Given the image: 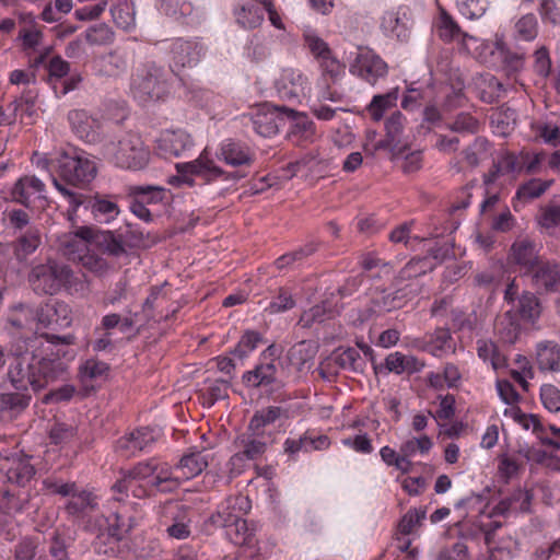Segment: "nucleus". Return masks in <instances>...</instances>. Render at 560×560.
<instances>
[{
  "label": "nucleus",
  "mask_w": 560,
  "mask_h": 560,
  "mask_svg": "<svg viewBox=\"0 0 560 560\" xmlns=\"http://www.w3.org/2000/svg\"><path fill=\"white\" fill-rule=\"evenodd\" d=\"M45 184L35 176H24L18 179L11 190V197L25 208L34 207L36 199L44 198Z\"/></svg>",
  "instance_id": "obj_21"
},
{
  "label": "nucleus",
  "mask_w": 560,
  "mask_h": 560,
  "mask_svg": "<svg viewBox=\"0 0 560 560\" xmlns=\"http://www.w3.org/2000/svg\"><path fill=\"white\" fill-rule=\"evenodd\" d=\"M514 419L525 430H528L532 427L533 432L536 433V435L538 436L542 444L549 445L556 450L560 448V443L546 435V429L541 424L540 419L537 415H526L523 413L520 409H517L516 411H514Z\"/></svg>",
  "instance_id": "obj_34"
},
{
  "label": "nucleus",
  "mask_w": 560,
  "mask_h": 560,
  "mask_svg": "<svg viewBox=\"0 0 560 560\" xmlns=\"http://www.w3.org/2000/svg\"><path fill=\"white\" fill-rule=\"evenodd\" d=\"M538 224L545 229L560 225V205H548L541 208L538 217Z\"/></svg>",
  "instance_id": "obj_62"
},
{
  "label": "nucleus",
  "mask_w": 560,
  "mask_h": 560,
  "mask_svg": "<svg viewBox=\"0 0 560 560\" xmlns=\"http://www.w3.org/2000/svg\"><path fill=\"white\" fill-rule=\"evenodd\" d=\"M434 25L438 36L444 42L448 43L467 36L462 32L456 21L442 8Z\"/></svg>",
  "instance_id": "obj_35"
},
{
  "label": "nucleus",
  "mask_w": 560,
  "mask_h": 560,
  "mask_svg": "<svg viewBox=\"0 0 560 560\" xmlns=\"http://www.w3.org/2000/svg\"><path fill=\"white\" fill-rule=\"evenodd\" d=\"M303 39L305 47L316 60L331 52L328 44L313 31H306Z\"/></svg>",
  "instance_id": "obj_52"
},
{
  "label": "nucleus",
  "mask_w": 560,
  "mask_h": 560,
  "mask_svg": "<svg viewBox=\"0 0 560 560\" xmlns=\"http://www.w3.org/2000/svg\"><path fill=\"white\" fill-rule=\"evenodd\" d=\"M160 438L159 430L141 427L116 441V452L125 458L138 456L141 452L151 450Z\"/></svg>",
  "instance_id": "obj_11"
},
{
  "label": "nucleus",
  "mask_w": 560,
  "mask_h": 560,
  "mask_svg": "<svg viewBox=\"0 0 560 560\" xmlns=\"http://www.w3.org/2000/svg\"><path fill=\"white\" fill-rule=\"evenodd\" d=\"M515 310L523 320L535 323L540 317L542 307L535 293L524 291L517 299Z\"/></svg>",
  "instance_id": "obj_33"
},
{
  "label": "nucleus",
  "mask_w": 560,
  "mask_h": 560,
  "mask_svg": "<svg viewBox=\"0 0 560 560\" xmlns=\"http://www.w3.org/2000/svg\"><path fill=\"white\" fill-rule=\"evenodd\" d=\"M528 276L539 292L549 293L560 290V264L556 260L541 259Z\"/></svg>",
  "instance_id": "obj_16"
},
{
  "label": "nucleus",
  "mask_w": 560,
  "mask_h": 560,
  "mask_svg": "<svg viewBox=\"0 0 560 560\" xmlns=\"http://www.w3.org/2000/svg\"><path fill=\"white\" fill-rule=\"evenodd\" d=\"M539 250L540 246L535 241L528 237L517 238L510 248L509 262L528 276L542 259Z\"/></svg>",
  "instance_id": "obj_12"
},
{
  "label": "nucleus",
  "mask_w": 560,
  "mask_h": 560,
  "mask_svg": "<svg viewBox=\"0 0 560 560\" xmlns=\"http://www.w3.org/2000/svg\"><path fill=\"white\" fill-rule=\"evenodd\" d=\"M307 79L300 70L287 68L283 69L275 82V89L278 96L283 101H298L304 95Z\"/></svg>",
  "instance_id": "obj_17"
},
{
  "label": "nucleus",
  "mask_w": 560,
  "mask_h": 560,
  "mask_svg": "<svg viewBox=\"0 0 560 560\" xmlns=\"http://www.w3.org/2000/svg\"><path fill=\"white\" fill-rule=\"evenodd\" d=\"M168 86L167 70L152 60L140 63L130 78V92L142 104L161 100Z\"/></svg>",
  "instance_id": "obj_4"
},
{
  "label": "nucleus",
  "mask_w": 560,
  "mask_h": 560,
  "mask_svg": "<svg viewBox=\"0 0 560 560\" xmlns=\"http://www.w3.org/2000/svg\"><path fill=\"white\" fill-rule=\"evenodd\" d=\"M133 197L140 199L145 205H155L163 202L166 198V189L162 186L137 185L131 187Z\"/></svg>",
  "instance_id": "obj_42"
},
{
  "label": "nucleus",
  "mask_w": 560,
  "mask_h": 560,
  "mask_svg": "<svg viewBox=\"0 0 560 560\" xmlns=\"http://www.w3.org/2000/svg\"><path fill=\"white\" fill-rule=\"evenodd\" d=\"M459 12L467 19L474 20L481 18L486 10L485 0H456Z\"/></svg>",
  "instance_id": "obj_59"
},
{
  "label": "nucleus",
  "mask_w": 560,
  "mask_h": 560,
  "mask_svg": "<svg viewBox=\"0 0 560 560\" xmlns=\"http://www.w3.org/2000/svg\"><path fill=\"white\" fill-rule=\"evenodd\" d=\"M536 363L540 371L560 372V345L551 340L538 342Z\"/></svg>",
  "instance_id": "obj_24"
},
{
  "label": "nucleus",
  "mask_w": 560,
  "mask_h": 560,
  "mask_svg": "<svg viewBox=\"0 0 560 560\" xmlns=\"http://www.w3.org/2000/svg\"><path fill=\"white\" fill-rule=\"evenodd\" d=\"M28 281L37 294L55 295L62 290L73 294L82 287L70 266L57 260L35 266L31 270Z\"/></svg>",
  "instance_id": "obj_3"
},
{
  "label": "nucleus",
  "mask_w": 560,
  "mask_h": 560,
  "mask_svg": "<svg viewBox=\"0 0 560 560\" xmlns=\"http://www.w3.org/2000/svg\"><path fill=\"white\" fill-rule=\"evenodd\" d=\"M175 168L177 175L168 179V183L173 186L187 185L192 187L196 184L194 176H199L205 179L206 184H209L213 182L215 176L222 174L221 167L207 155L206 150L194 161L177 163Z\"/></svg>",
  "instance_id": "obj_9"
},
{
  "label": "nucleus",
  "mask_w": 560,
  "mask_h": 560,
  "mask_svg": "<svg viewBox=\"0 0 560 560\" xmlns=\"http://www.w3.org/2000/svg\"><path fill=\"white\" fill-rule=\"evenodd\" d=\"M551 58L546 46L539 47L534 54V71L542 79L549 78L551 74Z\"/></svg>",
  "instance_id": "obj_56"
},
{
  "label": "nucleus",
  "mask_w": 560,
  "mask_h": 560,
  "mask_svg": "<svg viewBox=\"0 0 560 560\" xmlns=\"http://www.w3.org/2000/svg\"><path fill=\"white\" fill-rule=\"evenodd\" d=\"M540 14L544 21L560 25V0H544Z\"/></svg>",
  "instance_id": "obj_64"
},
{
  "label": "nucleus",
  "mask_w": 560,
  "mask_h": 560,
  "mask_svg": "<svg viewBox=\"0 0 560 560\" xmlns=\"http://www.w3.org/2000/svg\"><path fill=\"white\" fill-rule=\"evenodd\" d=\"M39 338L45 339L56 351L45 349L43 357L33 352L15 354L9 365L8 378L15 390L27 392L32 388L38 392L49 384L68 378V364L62 360L69 352L59 346H70L75 341L73 335L58 336L54 334H42Z\"/></svg>",
  "instance_id": "obj_1"
},
{
  "label": "nucleus",
  "mask_w": 560,
  "mask_h": 560,
  "mask_svg": "<svg viewBox=\"0 0 560 560\" xmlns=\"http://www.w3.org/2000/svg\"><path fill=\"white\" fill-rule=\"evenodd\" d=\"M331 360L337 368L354 373H362L365 368V362L359 351L351 347H339L334 351Z\"/></svg>",
  "instance_id": "obj_28"
},
{
  "label": "nucleus",
  "mask_w": 560,
  "mask_h": 560,
  "mask_svg": "<svg viewBox=\"0 0 560 560\" xmlns=\"http://www.w3.org/2000/svg\"><path fill=\"white\" fill-rule=\"evenodd\" d=\"M109 365L106 362L89 359L80 368L83 380H96L107 374Z\"/></svg>",
  "instance_id": "obj_55"
},
{
  "label": "nucleus",
  "mask_w": 560,
  "mask_h": 560,
  "mask_svg": "<svg viewBox=\"0 0 560 560\" xmlns=\"http://www.w3.org/2000/svg\"><path fill=\"white\" fill-rule=\"evenodd\" d=\"M208 465V455L192 447L182 456L175 469L182 471L185 479H190L201 474Z\"/></svg>",
  "instance_id": "obj_25"
},
{
  "label": "nucleus",
  "mask_w": 560,
  "mask_h": 560,
  "mask_svg": "<svg viewBox=\"0 0 560 560\" xmlns=\"http://www.w3.org/2000/svg\"><path fill=\"white\" fill-rule=\"evenodd\" d=\"M349 71L370 85H375L387 75L388 66L373 49L359 46Z\"/></svg>",
  "instance_id": "obj_10"
},
{
  "label": "nucleus",
  "mask_w": 560,
  "mask_h": 560,
  "mask_svg": "<svg viewBox=\"0 0 560 560\" xmlns=\"http://www.w3.org/2000/svg\"><path fill=\"white\" fill-rule=\"evenodd\" d=\"M436 560H469L468 547L463 541L440 551Z\"/></svg>",
  "instance_id": "obj_63"
},
{
  "label": "nucleus",
  "mask_w": 560,
  "mask_h": 560,
  "mask_svg": "<svg viewBox=\"0 0 560 560\" xmlns=\"http://www.w3.org/2000/svg\"><path fill=\"white\" fill-rule=\"evenodd\" d=\"M148 485L152 490L166 494L175 492L179 488L180 481L173 475L172 467L164 463L162 469L149 480Z\"/></svg>",
  "instance_id": "obj_36"
},
{
  "label": "nucleus",
  "mask_w": 560,
  "mask_h": 560,
  "mask_svg": "<svg viewBox=\"0 0 560 560\" xmlns=\"http://www.w3.org/2000/svg\"><path fill=\"white\" fill-rule=\"evenodd\" d=\"M163 464H160L154 458L139 462L131 469H129V477L133 480H150L159 474Z\"/></svg>",
  "instance_id": "obj_49"
},
{
  "label": "nucleus",
  "mask_w": 560,
  "mask_h": 560,
  "mask_svg": "<svg viewBox=\"0 0 560 560\" xmlns=\"http://www.w3.org/2000/svg\"><path fill=\"white\" fill-rule=\"evenodd\" d=\"M68 120L72 131L86 143H97L102 140V121L85 109L70 110Z\"/></svg>",
  "instance_id": "obj_14"
},
{
  "label": "nucleus",
  "mask_w": 560,
  "mask_h": 560,
  "mask_svg": "<svg viewBox=\"0 0 560 560\" xmlns=\"http://www.w3.org/2000/svg\"><path fill=\"white\" fill-rule=\"evenodd\" d=\"M38 542L33 537L21 539L14 547V558L16 560H37Z\"/></svg>",
  "instance_id": "obj_58"
},
{
  "label": "nucleus",
  "mask_w": 560,
  "mask_h": 560,
  "mask_svg": "<svg viewBox=\"0 0 560 560\" xmlns=\"http://www.w3.org/2000/svg\"><path fill=\"white\" fill-rule=\"evenodd\" d=\"M234 14L238 25L253 30L258 27L264 21V5L247 2L236 8Z\"/></svg>",
  "instance_id": "obj_32"
},
{
  "label": "nucleus",
  "mask_w": 560,
  "mask_h": 560,
  "mask_svg": "<svg viewBox=\"0 0 560 560\" xmlns=\"http://www.w3.org/2000/svg\"><path fill=\"white\" fill-rule=\"evenodd\" d=\"M318 346L313 341L303 340L292 346L288 352L290 364L298 371L310 369L317 354Z\"/></svg>",
  "instance_id": "obj_26"
},
{
  "label": "nucleus",
  "mask_w": 560,
  "mask_h": 560,
  "mask_svg": "<svg viewBox=\"0 0 560 560\" xmlns=\"http://www.w3.org/2000/svg\"><path fill=\"white\" fill-rule=\"evenodd\" d=\"M432 269L433 266L428 257H416L405 265V267L399 271L397 278L405 282L407 280L418 278Z\"/></svg>",
  "instance_id": "obj_43"
},
{
  "label": "nucleus",
  "mask_w": 560,
  "mask_h": 560,
  "mask_svg": "<svg viewBox=\"0 0 560 560\" xmlns=\"http://www.w3.org/2000/svg\"><path fill=\"white\" fill-rule=\"evenodd\" d=\"M515 33L518 39L525 42L535 39L538 34L537 18L533 13L523 15L515 23Z\"/></svg>",
  "instance_id": "obj_50"
},
{
  "label": "nucleus",
  "mask_w": 560,
  "mask_h": 560,
  "mask_svg": "<svg viewBox=\"0 0 560 560\" xmlns=\"http://www.w3.org/2000/svg\"><path fill=\"white\" fill-rule=\"evenodd\" d=\"M194 145L189 133L185 130H165L158 140L159 150L165 155L182 156Z\"/></svg>",
  "instance_id": "obj_22"
},
{
  "label": "nucleus",
  "mask_w": 560,
  "mask_h": 560,
  "mask_svg": "<svg viewBox=\"0 0 560 560\" xmlns=\"http://www.w3.org/2000/svg\"><path fill=\"white\" fill-rule=\"evenodd\" d=\"M411 19L408 8L387 11L382 18L381 28L386 36L405 42L410 36Z\"/></svg>",
  "instance_id": "obj_18"
},
{
  "label": "nucleus",
  "mask_w": 560,
  "mask_h": 560,
  "mask_svg": "<svg viewBox=\"0 0 560 560\" xmlns=\"http://www.w3.org/2000/svg\"><path fill=\"white\" fill-rule=\"evenodd\" d=\"M427 516V509H410L400 520L398 530L404 535H410L413 529L421 525Z\"/></svg>",
  "instance_id": "obj_51"
},
{
  "label": "nucleus",
  "mask_w": 560,
  "mask_h": 560,
  "mask_svg": "<svg viewBox=\"0 0 560 560\" xmlns=\"http://www.w3.org/2000/svg\"><path fill=\"white\" fill-rule=\"evenodd\" d=\"M132 52L118 47L95 60V68L100 75L115 78L126 72Z\"/></svg>",
  "instance_id": "obj_19"
},
{
  "label": "nucleus",
  "mask_w": 560,
  "mask_h": 560,
  "mask_svg": "<svg viewBox=\"0 0 560 560\" xmlns=\"http://www.w3.org/2000/svg\"><path fill=\"white\" fill-rule=\"evenodd\" d=\"M495 329L505 343H514L520 336L521 326L516 318L508 311L495 324Z\"/></svg>",
  "instance_id": "obj_40"
},
{
  "label": "nucleus",
  "mask_w": 560,
  "mask_h": 560,
  "mask_svg": "<svg viewBox=\"0 0 560 560\" xmlns=\"http://www.w3.org/2000/svg\"><path fill=\"white\" fill-rule=\"evenodd\" d=\"M265 435H256L248 432L237 438L236 443L242 448L246 459L254 460L260 457L267 450Z\"/></svg>",
  "instance_id": "obj_38"
},
{
  "label": "nucleus",
  "mask_w": 560,
  "mask_h": 560,
  "mask_svg": "<svg viewBox=\"0 0 560 560\" xmlns=\"http://www.w3.org/2000/svg\"><path fill=\"white\" fill-rule=\"evenodd\" d=\"M35 475L34 466L26 459L14 463L8 470L9 481L24 487Z\"/></svg>",
  "instance_id": "obj_45"
},
{
  "label": "nucleus",
  "mask_w": 560,
  "mask_h": 560,
  "mask_svg": "<svg viewBox=\"0 0 560 560\" xmlns=\"http://www.w3.org/2000/svg\"><path fill=\"white\" fill-rule=\"evenodd\" d=\"M56 189L68 199L69 212L77 214L81 209L91 210L95 221L109 223L119 214V206L115 197L95 194L94 196L77 192L56 183Z\"/></svg>",
  "instance_id": "obj_6"
},
{
  "label": "nucleus",
  "mask_w": 560,
  "mask_h": 560,
  "mask_svg": "<svg viewBox=\"0 0 560 560\" xmlns=\"http://www.w3.org/2000/svg\"><path fill=\"white\" fill-rule=\"evenodd\" d=\"M398 100V88L392 89L385 94L374 95L366 110L372 119L378 121L383 118L384 113L394 107Z\"/></svg>",
  "instance_id": "obj_37"
},
{
  "label": "nucleus",
  "mask_w": 560,
  "mask_h": 560,
  "mask_svg": "<svg viewBox=\"0 0 560 560\" xmlns=\"http://www.w3.org/2000/svg\"><path fill=\"white\" fill-rule=\"evenodd\" d=\"M260 342H262V335L260 332L246 330L232 350V353L242 360L254 351Z\"/></svg>",
  "instance_id": "obj_46"
},
{
  "label": "nucleus",
  "mask_w": 560,
  "mask_h": 560,
  "mask_svg": "<svg viewBox=\"0 0 560 560\" xmlns=\"http://www.w3.org/2000/svg\"><path fill=\"white\" fill-rule=\"evenodd\" d=\"M40 244V234L37 229H28L25 234L19 238L18 250L24 256L33 254Z\"/></svg>",
  "instance_id": "obj_61"
},
{
  "label": "nucleus",
  "mask_w": 560,
  "mask_h": 560,
  "mask_svg": "<svg viewBox=\"0 0 560 560\" xmlns=\"http://www.w3.org/2000/svg\"><path fill=\"white\" fill-rule=\"evenodd\" d=\"M406 117L400 112L393 113L385 122L386 135L392 141L401 144Z\"/></svg>",
  "instance_id": "obj_57"
},
{
  "label": "nucleus",
  "mask_w": 560,
  "mask_h": 560,
  "mask_svg": "<svg viewBox=\"0 0 560 560\" xmlns=\"http://www.w3.org/2000/svg\"><path fill=\"white\" fill-rule=\"evenodd\" d=\"M299 116L298 112L287 106L264 103L250 115L249 122L257 135L270 138L283 127L285 118L295 120Z\"/></svg>",
  "instance_id": "obj_8"
},
{
  "label": "nucleus",
  "mask_w": 560,
  "mask_h": 560,
  "mask_svg": "<svg viewBox=\"0 0 560 560\" xmlns=\"http://www.w3.org/2000/svg\"><path fill=\"white\" fill-rule=\"evenodd\" d=\"M215 155L220 161L233 167L250 165L254 162V153L249 147L231 138L220 143Z\"/></svg>",
  "instance_id": "obj_20"
},
{
  "label": "nucleus",
  "mask_w": 560,
  "mask_h": 560,
  "mask_svg": "<svg viewBox=\"0 0 560 560\" xmlns=\"http://www.w3.org/2000/svg\"><path fill=\"white\" fill-rule=\"evenodd\" d=\"M317 250V244L314 242H310L295 250L283 254L276 260V267L278 269H283L289 267L295 262H301L311 255H313Z\"/></svg>",
  "instance_id": "obj_44"
},
{
  "label": "nucleus",
  "mask_w": 560,
  "mask_h": 560,
  "mask_svg": "<svg viewBox=\"0 0 560 560\" xmlns=\"http://www.w3.org/2000/svg\"><path fill=\"white\" fill-rule=\"evenodd\" d=\"M280 418H288V410L279 406H268L257 410L248 424V432L256 435H265V428L275 423Z\"/></svg>",
  "instance_id": "obj_27"
},
{
  "label": "nucleus",
  "mask_w": 560,
  "mask_h": 560,
  "mask_svg": "<svg viewBox=\"0 0 560 560\" xmlns=\"http://www.w3.org/2000/svg\"><path fill=\"white\" fill-rule=\"evenodd\" d=\"M31 399L27 392L2 393L0 394V411L21 412L28 407Z\"/></svg>",
  "instance_id": "obj_41"
},
{
  "label": "nucleus",
  "mask_w": 560,
  "mask_h": 560,
  "mask_svg": "<svg viewBox=\"0 0 560 560\" xmlns=\"http://www.w3.org/2000/svg\"><path fill=\"white\" fill-rule=\"evenodd\" d=\"M171 70L176 73L184 68L195 67L205 54L203 45L195 40L176 39L171 47Z\"/></svg>",
  "instance_id": "obj_15"
},
{
  "label": "nucleus",
  "mask_w": 560,
  "mask_h": 560,
  "mask_svg": "<svg viewBox=\"0 0 560 560\" xmlns=\"http://www.w3.org/2000/svg\"><path fill=\"white\" fill-rule=\"evenodd\" d=\"M552 184L553 179L532 178L517 188L515 198L525 202L539 198Z\"/></svg>",
  "instance_id": "obj_39"
},
{
  "label": "nucleus",
  "mask_w": 560,
  "mask_h": 560,
  "mask_svg": "<svg viewBox=\"0 0 560 560\" xmlns=\"http://www.w3.org/2000/svg\"><path fill=\"white\" fill-rule=\"evenodd\" d=\"M322 77L325 81L328 79L331 83H335L343 73V66L340 63V61L332 55V51L323 58L317 60ZM327 86L329 85L328 82H326Z\"/></svg>",
  "instance_id": "obj_47"
},
{
  "label": "nucleus",
  "mask_w": 560,
  "mask_h": 560,
  "mask_svg": "<svg viewBox=\"0 0 560 560\" xmlns=\"http://www.w3.org/2000/svg\"><path fill=\"white\" fill-rule=\"evenodd\" d=\"M104 155L117 167L140 171L150 162V150L140 136L127 133L104 147Z\"/></svg>",
  "instance_id": "obj_5"
},
{
  "label": "nucleus",
  "mask_w": 560,
  "mask_h": 560,
  "mask_svg": "<svg viewBox=\"0 0 560 560\" xmlns=\"http://www.w3.org/2000/svg\"><path fill=\"white\" fill-rule=\"evenodd\" d=\"M86 243H92L100 252L112 257H121L127 254L126 244L120 234L113 231H102L92 226L79 228L73 238L65 242L71 252H82Z\"/></svg>",
  "instance_id": "obj_7"
},
{
  "label": "nucleus",
  "mask_w": 560,
  "mask_h": 560,
  "mask_svg": "<svg viewBox=\"0 0 560 560\" xmlns=\"http://www.w3.org/2000/svg\"><path fill=\"white\" fill-rule=\"evenodd\" d=\"M159 9L165 15L185 24H197L202 19V13L186 0H159Z\"/></svg>",
  "instance_id": "obj_23"
},
{
  "label": "nucleus",
  "mask_w": 560,
  "mask_h": 560,
  "mask_svg": "<svg viewBox=\"0 0 560 560\" xmlns=\"http://www.w3.org/2000/svg\"><path fill=\"white\" fill-rule=\"evenodd\" d=\"M37 167L46 170L52 179L59 185L88 187L97 175V166L94 159L86 152L72 148L70 150L56 151L49 156L37 161Z\"/></svg>",
  "instance_id": "obj_2"
},
{
  "label": "nucleus",
  "mask_w": 560,
  "mask_h": 560,
  "mask_svg": "<svg viewBox=\"0 0 560 560\" xmlns=\"http://www.w3.org/2000/svg\"><path fill=\"white\" fill-rule=\"evenodd\" d=\"M97 506L96 497L86 490H79L78 487L71 493L65 510L69 515L81 516L88 512L94 511Z\"/></svg>",
  "instance_id": "obj_29"
},
{
  "label": "nucleus",
  "mask_w": 560,
  "mask_h": 560,
  "mask_svg": "<svg viewBox=\"0 0 560 560\" xmlns=\"http://www.w3.org/2000/svg\"><path fill=\"white\" fill-rule=\"evenodd\" d=\"M495 174H511L520 173L523 171V163L521 162V154L517 156L514 153L506 152L494 164Z\"/></svg>",
  "instance_id": "obj_53"
},
{
  "label": "nucleus",
  "mask_w": 560,
  "mask_h": 560,
  "mask_svg": "<svg viewBox=\"0 0 560 560\" xmlns=\"http://www.w3.org/2000/svg\"><path fill=\"white\" fill-rule=\"evenodd\" d=\"M447 128L457 133H477L480 129V121L470 113H458Z\"/></svg>",
  "instance_id": "obj_48"
},
{
  "label": "nucleus",
  "mask_w": 560,
  "mask_h": 560,
  "mask_svg": "<svg viewBox=\"0 0 560 560\" xmlns=\"http://www.w3.org/2000/svg\"><path fill=\"white\" fill-rule=\"evenodd\" d=\"M540 399L546 409L551 412L560 411V389L551 384L540 388Z\"/></svg>",
  "instance_id": "obj_60"
},
{
  "label": "nucleus",
  "mask_w": 560,
  "mask_h": 560,
  "mask_svg": "<svg viewBox=\"0 0 560 560\" xmlns=\"http://www.w3.org/2000/svg\"><path fill=\"white\" fill-rule=\"evenodd\" d=\"M385 366L389 372L396 374L416 373L424 368V363L413 355H405L400 352H394L386 357Z\"/></svg>",
  "instance_id": "obj_30"
},
{
  "label": "nucleus",
  "mask_w": 560,
  "mask_h": 560,
  "mask_svg": "<svg viewBox=\"0 0 560 560\" xmlns=\"http://www.w3.org/2000/svg\"><path fill=\"white\" fill-rule=\"evenodd\" d=\"M77 428L63 422L55 423L49 431V439L52 444H66L74 439Z\"/></svg>",
  "instance_id": "obj_54"
},
{
  "label": "nucleus",
  "mask_w": 560,
  "mask_h": 560,
  "mask_svg": "<svg viewBox=\"0 0 560 560\" xmlns=\"http://www.w3.org/2000/svg\"><path fill=\"white\" fill-rule=\"evenodd\" d=\"M416 295L410 283H404L396 277L393 289H384L375 294L372 302L380 312H392L404 307Z\"/></svg>",
  "instance_id": "obj_13"
},
{
  "label": "nucleus",
  "mask_w": 560,
  "mask_h": 560,
  "mask_svg": "<svg viewBox=\"0 0 560 560\" xmlns=\"http://www.w3.org/2000/svg\"><path fill=\"white\" fill-rule=\"evenodd\" d=\"M277 368L273 362L260 363L254 370L247 371L243 375V382L246 386L260 387L268 386L276 382Z\"/></svg>",
  "instance_id": "obj_31"
}]
</instances>
